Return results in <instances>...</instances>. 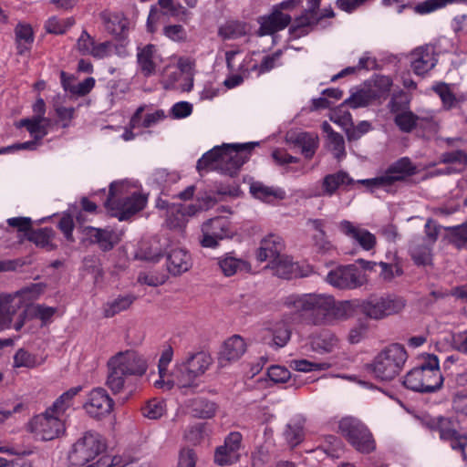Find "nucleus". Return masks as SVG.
Instances as JSON below:
<instances>
[{
    "instance_id": "obj_5",
    "label": "nucleus",
    "mask_w": 467,
    "mask_h": 467,
    "mask_svg": "<svg viewBox=\"0 0 467 467\" xmlns=\"http://www.w3.org/2000/svg\"><path fill=\"white\" fill-rule=\"evenodd\" d=\"M443 381L438 358L428 355L419 367L406 374L403 385L416 392L433 393L441 389Z\"/></svg>"
},
{
    "instance_id": "obj_38",
    "label": "nucleus",
    "mask_w": 467,
    "mask_h": 467,
    "mask_svg": "<svg viewBox=\"0 0 467 467\" xmlns=\"http://www.w3.org/2000/svg\"><path fill=\"white\" fill-rule=\"evenodd\" d=\"M19 125L26 127L35 140H39L47 134L50 120L47 118L33 117L32 119H21Z\"/></svg>"
},
{
    "instance_id": "obj_37",
    "label": "nucleus",
    "mask_w": 467,
    "mask_h": 467,
    "mask_svg": "<svg viewBox=\"0 0 467 467\" xmlns=\"http://www.w3.org/2000/svg\"><path fill=\"white\" fill-rule=\"evenodd\" d=\"M136 297L132 295L119 296L118 297L108 301L103 306V315L105 317H112L122 311L130 308Z\"/></svg>"
},
{
    "instance_id": "obj_28",
    "label": "nucleus",
    "mask_w": 467,
    "mask_h": 467,
    "mask_svg": "<svg viewBox=\"0 0 467 467\" xmlns=\"http://www.w3.org/2000/svg\"><path fill=\"white\" fill-rule=\"evenodd\" d=\"M287 142L301 150V153L311 159L318 146V138L316 134L308 132H289L286 135Z\"/></svg>"
},
{
    "instance_id": "obj_48",
    "label": "nucleus",
    "mask_w": 467,
    "mask_h": 467,
    "mask_svg": "<svg viewBox=\"0 0 467 467\" xmlns=\"http://www.w3.org/2000/svg\"><path fill=\"white\" fill-rule=\"evenodd\" d=\"M53 237V230L51 228L46 227L32 231L28 236V240L35 243L37 246L50 251L55 247L52 244Z\"/></svg>"
},
{
    "instance_id": "obj_27",
    "label": "nucleus",
    "mask_w": 467,
    "mask_h": 467,
    "mask_svg": "<svg viewBox=\"0 0 467 467\" xmlns=\"http://www.w3.org/2000/svg\"><path fill=\"white\" fill-rule=\"evenodd\" d=\"M285 248L283 239L276 234L265 236L260 244L256 258L260 262L269 261L270 264L282 255Z\"/></svg>"
},
{
    "instance_id": "obj_63",
    "label": "nucleus",
    "mask_w": 467,
    "mask_h": 467,
    "mask_svg": "<svg viewBox=\"0 0 467 467\" xmlns=\"http://www.w3.org/2000/svg\"><path fill=\"white\" fill-rule=\"evenodd\" d=\"M194 410L200 418H212L216 411V405L208 400H200L194 404Z\"/></svg>"
},
{
    "instance_id": "obj_12",
    "label": "nucleus",
    "mask_w": 467,
    "mask_h": 467,
    "mask_svg": "<svg viewBox=\"0 0 467 467\" xmlns=\"http://www.w3.org/2000/svg\"><path fill=\"white\" fill-rule=\"evenodd\" d=\"M233 234L231 223L226 217H214L202 223L200 244L202 247L215 248L221 240L231 237Z\"/></svg>"
},
{
    "instance_id": "obj_57",
    "label": "nucleus",
    "mask_w": 467,
    "mask_h": 467,
    "mask_svg": "<svg viewBox=\"0 0 467 467\" xmlns=\"http://www.w3.org/2000/svg\"><path fill=\"white\" fill-rule=\"evenodd\" d=\"M290 367L295 370L301 372H310L314 370L327 369L330 365L327 362H310L306 359H294L290 362Z\"/></svg>"
},
{
    "instance_id": "obj_20",
    "label": "nucleus",
    "mask_w": 467,
    "mask_h": 467,
    "mask_svg": "<svg viewBox=\"0 0 467 467\" xmlns=\"http://www.w3.org/2000/svg\"><path fill=\"white\" fill-rule=\"evenodd\" d=\"M437 429L440 438L448 441L452 450L460 451L463 461L467 462V434L459 432L454 423L447 418L439 419Z\"/></svg>"
},
{
    "instance_id": "obj_15",
    "label": "nucleus",
    "mask_w": 467,
    "mask_h": 467,
    "mask_svg": "<svg viewBox=\"0 0 467 467\" xmlns=\"http://www.w3.org/2000/svg\"><path fill=\"white\" fill-rule=\"evenodd\" d=\"M114 401L102 388L92 389L83 404L86 413L91 418L100 420L108 416L113 410Z\"/></svg>"
},
{
    "instance_id": "obj_7",
    "label": "nucleus",
    "mask_w": 467,
    "mask_h": 467,
    "mask_svg": "<svg viewBox=\"0 0 467 467\" xmlns=\"http://www.w3.org/2000/svg\"><path fill=\"white\" fill-rule=\"evenodd\" d=\"M339 432L358 451L368 453L375 449V441L367 426L354 417L342 418L338 422Z\"/></svg>"
},
{
    "instance_id": "obj_34",
    "label": "nucleus",
    "mask_w": 467,
    "mask_h": 467,
    "mask_svg": "<svg viewBox=\"0 0 467 467\" xmlns=\"http://www.w3.org/2000/svg\"><path fill=\"white\" fill-rule=\"evenodd\" d=\"M270 268L274 271L275 275L285 279H290L300 275L298 265L292 262L289 257L284 254L272 262L270 264Z\"/></svg>"
},
{
    "instance_id": "obj_16",
    "label": "nucleus",
    "mask_w": 467,
    "mask_h": 467,
    "mask_svg": "<svg viewBox=\"0 0 467 467\" xmlns=\"http://www.w3.org/2000/svg\"><path fill=\"white\" fill-rule=\"evenodd\" d=\"M410 64L414 74L424 76L432 70L438 62L437 53L432 45L420 46L409 55Z\"/></svg>"
},
{
    "instance_id": "obj_40",
    "label": "nucleus",
    "mask_w": 467,
    "mask_h": 467,
    "mask_svg": "<svg viewBox=\"0 0 467 467\" xmlns=\"http://www.w3.org/2000/svg\"><path fill=\"white\" fill-rule=\"evenodd\" d=\"M433 90L440 97L442 103V108L445 110H451L464 101V98L462 96L456 97L451 89V87L446 83L437 84L433 87Z\"/></svg>"
},
{
    "instance_id": "obj_51",
    "label": "nucleus",
    "mask_w": 467,
    "mask_h": 467,
    "mask_svg": "<svg viewBox=\"0 0 467 467\" xmlns=\"http://www.w3.org/2000/svg\"><path fill=\"white\" fill-rule=\"evenodd\" d=\"M142 415L150 420H158L166 412V404L162 400L152 399L141 408Z\"/></svg>"
},
{
    "instance_id": "obj_64",
    "label": "nucleus",
    "mask_w": 467,
    "mask_h": 467,
    "mask_svg": "<svg viewBox=\"0 0 467 467\" xmlns=\"http://www.w3.org/2000/svg\"><path fill=\"white\" fill-rule=\"evenodd\" d=\"M55 313L56 308L54 307L43 305H33V306H29L27 315L36 316V317L40 318L43 322H47Z\"/></svg>"
},
{
    "instance_id": "obj_9",
    "label": "nucleus",
    "mask_w": 467,
    "mask_h": 467,
    "mask_svg": "<svg viewBox=\"0 0 467 467\" xmlns=\"http://www.w3.org/2000/svg\"><path fill=\"white\" fill-rule=\"evenodd\" d=\"M43 292L41 284H31L22 288L1 304L0 307V331L11 326V315L16 314V307L26 306L36 300Z\"/></svg>"
},
{
    "instance_id": "obj_61",
    "label": "nucleus",
    "mask_w": 467,
    "mask_h": 467,
    "mask_svg": "<svg viewBox=\"0 0 467 467\" xmlns=\"http://www.w3.org/2000/svg\"><path fill=\"white\" fill-rule=\"evenodd\" d=\"M392 81L389 77L379 76L374 79L373 86L370 87V90L377 95V99L384 98L388 95L390 90Z\"/></svg>"
},
{
    "instance_id": "obj_54",
    "label": "nucleus",
    "mask_w": 467,
    "mask_h": 467,
    "mask_svg": "<svg viewBox=\"0 0 467 467\" xmlns=\"http://www.w3.org/2000/svg\"><path fill=\"white\" fill-rule=\"evenodd\" d=\"M74 24L75 20L73 17L58 19L56 16H52L46 22L45 27L48 33L61 35L66 33Z\"/></svg>"
},
{
    "instance_id": "obj_46",
    "label": "nucleus",
    "mask_w": 467,
    "mask_h": 467,
    "mask_svg": "<svg viewBox=\"0 0 467 467\" xmlns=\"http://www.w3.org/2000/svg\"><path fill=\"white\" fill-rule=\"evenodd\" d=\"M419 121L420 117L415 115L409 109L402 112H398L394 117L395 124L398 126L400 130L405 133L411 132L416 128Z\"/></svg>"
},
{
    "instance_id": "obj_33",
    "label": "nucleus",
    "mask_w": 467,
    "mask_h": 467,
    "mask_svg": "<svg viewBox=\"0 0 467 467\" xmlns=\"http://www.w3.org/2000/svg\"><path fill=\"white\" fill-rule=\"evenodd\" d=\"M250 192L254 198L268 203L283 200L285 197V192L281 188L270 187L260 182L251 184Z\"/></svg>"
},
{
    "instance_id": "obj_30",
    "label": "nucleus",
    "mask_w": 467,
    "mask_h": 467,
    "mask_svg": "<svg viewBox=\"0 0 467 467\" xmlns=\"http://www.w3.org/2000/svg\"><path fill=\"white\" fill-rule=\"evenodd\" d=\"M432 249L433 245L417 239L410 242L409 254L417 266H430L433 261Z\"/></svg>"
},
{
    "instance_id": "obj_23",
    "label": "nucleus",
    "mask_w": 467,
    "mask_h": 467,
    "mask_svg": "<svg viewBox=\"0 0 467 467\" xmlns=\"http://www.w3.org/2000/svg\"><path fill=\"white\" fill-rule=\"evenodd\" d=\"M246 351V344L243 337L234 335L226 339L219 353V364L221 367L238 360Z\"/></svg>"
},
{
    "instance_id": "obj_31",
    "label": "nucleus",
    "mask_w": 467,
    "mask_h": 467,
    "mask_svg": "<svg viewBox=\"0 0 467 467\" xmlns=\"http://www.w3.org/2000/svg\"><path fill=\"white\" fill-rule=\"evenodd\" d=\"M355 181L345 171H340L327 174L322 181V192L320 196H332L340 186L354 184Z\"/></svg>"
},
{
    "instance_id": "obj_26",
    "label": "nucleus",
    "mask_w": 467,
    "mask_h": 467,
    "mask_svg": "<svg viewBox=\"0 0 467 467\" xmlns=\"http://www.w3.org/2000/svg\"><path fill=\"white\" fill-rule=\"evenodd\" d=\"M167 269L173 275L187 272L192 267V257L181 247H171L167 252Z\"/></svg>"
},
{
    "instance_id": "obj_1",
    "label": "nucleus",
    "mask_w": 467,
    "mask_h": 467,
    "mask_svg": "<svg viewBox=\"0 0 467 467\" xmlns=\"http://www.w3.org/2000/svg\"><path fill=\"white\" fill-rule=\"evenodd\" d=\"M257 142L244 144H223L215 146L197 161V170L219 171L234 176L249 159L250 151Z\"/></svg>"
},
{
    "instance_id": "obj_43",
    "label": "nucleus",
    "mask_w": 467,
    "mask_h": 467,
    "mask_svg": "<svg viewBox=\"0 0 467 467\" xmlns=\"http://www.w3.org/2000/svg\"><path fill=\"white\" fill-rule=\"evenodd\" d=\"M15 33L18 53L23 54L30 48L34 41L33 30L29 25L18 24Z\"/></svg>"
},
{
    "instance_id": "obj_19",
    "label": "nucleus",
    "mask_w": 467,
    "mask_h": 467,
    "mask_svg": "<svg viewBox=\"0 0 467 467\" xmlns=\"http://www.w3.org/2000/svg\"><path fill=\"white\" fill-rule=\"evenodd\" d=\"M242 443V435L240 432L234 431L229 433L224 439L223 445L216 448L214 452V462L220 466L231 465L237 462L240 459V448Z\"/></svg>"
},
{
    "instance_id": "obj_21",
    "label": "nucleus",
    "mask_w": 467,
    "mask_h": 467,
    "mask_svg": "<svg viewBox=\"0 0 467 467\" xmlns=\"http://www.w3.org/2000/svg\"><path fill=\"white\" fill-rule=\"evenodd\" d=\"M162 63V57L156 46L147 44L137 48V64L140 72L144 77L156 75L158 67Z\"/></svg>"
},
{
    "instance_id": "obj_55",
    "label": "nucleus",
    "mask_w": 467,
    "mask_h": 467,
    "mask_svg": "<svg viewBox=\"0 0 467 467\" xmlns=\"http://www.w3.org/2000/svg\"><path fill=\"white\" fill-rule=\"evenodd\" d=\"M327 147L334 157L341 160L346 156L345 140L341 134L336 133L327 137Z\"/></svg>"
},
{
    "instance_id": "obj_53",
    "label": "nucleus",
    "mask_w": 467,
    "mask_h": 467,
    "mask_svg": "<svg viewBox=\"0 0 467 467\" xmlns=\"http://www.w3.org/2000/svg\"><path fill=\"white\" fill-rule=\"evenodd\" d=\"M281 54V51H276L272 55L265 56L263 58L260 65L256 63L251 65L250 63L249 67L251 71H257L258 75L269 72L270 70L280 65Z\"/></svg>"
},
{
    "instance_id": "obj_47",
    "label": "nucleus",
    "mask_w": 467,
    "mask_h": 467,
    "mask_svg": "<svg viewBox=\"0 0 467 467\" xmlns=\"http://www.w3.org/2000/svg\"><path fill=\"white\" fill-rule=\"evenodd\" d=\"M219 36L224 39H236L246 34V26L238 21H230L220 26Z\"/></svg>"
},
{
    "instance_id": "obj_24",
    "label": "nucleus",
    "mask_w": 467,
    "mask_h": 467,
    "mask_svg": "<svg viewBox=\"0 0 467 467\" xmlns=\"http://www.w3.org/2000/svg\"><path fill=\"white\" fill-rule=\"evenodd\" d=\"M291 16L273 7L271 14L260 18V36L273 35L285 29L291 22Z\"/></svg>"
},
{
    "instance_id": "obj_10",
    "label": "nucleus",
    "mask_w": 467,
    "mask_h": 467,
    "mask_svg": "<svg viewBox=\"0 0 467 467\" xmlns=\"http://www.w3.org/2000/svg\"><path fill=\"white\" fill-rule=\"evenodd\" d=\"M213 362L212 357L205 352L191 354L186 361L178 365L174 377L179 387L191 386L196 378L202 376Z\"/></svg>"
},
{
    "instance_id": "obj_49",
    "label": "nucleus",
    "mask_w": 467,
    "mask_h": 467,
    "mask_svg": "<svg viewBox=\"0 0 467 467\" xmlns=\"http://www.w3.org/2000/svg\"><path fill=\"white\" fill-rule=\"evenodd\" d=\"M317 13L306 10L301 16L296 19V26L291 28V32L296 36H300L307 33V27L317 25Z\"/></svg>"
},
{
    "instance_id": "obj_39",
    "label": "nucleus",
    "mask_w": 467,
    "mask_h": 467,
    "mask_svg": "<svg viewBox=\"0 0 467 467\" xmlns=\"http://www.w3.org/2000/svg\"><path fill=\"white\" fill-rule=\"evenodd\" d=\"M82 390L81 386H77L69 389L62 393L53 403L52 407L47 409L52 410L54 414L59 418L73 405L74 398Z\"/></svg>"
},
{
    "instance_id": "obj_35",
    "label": "nucleus",
    "mask_w": 467,
    "mask_h": 467,
    "mask_svg": "<svg viewBox=\"0 0 467 467\" xmlns=\"http://www.w3.org/2000/svg\"><path fill=\"white\" fill-rule=\"evenodd\" d=\"M145 107H139L133 116L130 119V126L131 129L136 128H150L157 124L158 122L163 120L166 118V115L162 109H158L152 113H148L144 119L141 120V114L144 111Z\"/></svg>"
},
{
    "instance_id": "obj_8",
    "label": "nucleus",
    "mask_w": 467,
    "mask_h": 467,
    "mask_svg": "<svg viewBox=\"0 0 467 467\" xmlns=\"http://www.w3.org/2000/svg\"><path fill=\"white\" fill-rule=\"evenodd\" d=\"M406 306V301L395 295L371 296L360 305L362 313L375 320L400 313Z\"/></svg>"
},
{
    "instance_id": "obj_58",
    "label": "nucleus",
    "mask_w": 467,
    "mask_h": 467,
    "mask_svg": "<svg viewBox=\"0 0 467 467\" xmlns=\"http://www.w3.org/2000/svg\"><path fill=\"white\" fill-rule=\"evenodd\" d=\"M291 331L286 323L281 321L275 324L273 330V341L275 346L284 347L290 339Z\"/></svg>"
},
{
    "instance_id": "obj_44",
    "label": "nucleus",
    "mask_w": 467,
    "mask_h": 467,
    "mask_svg": "<svg viewBox=\"0 0 467 467\" xmlns=\"http://www.w3.org/2000/svg\"><path fill=\"white\" fill-rule=\"evenodd\" d=\"M377 95L370 88L359 89L351 94V96L344 101V105H348L352 109L362 108L369 105L373 100L377 99Z\"/></svg>"
},
{
    "instance_id": "obj_50",
    "label": "nucleus",
    "mask_w": 467,
    "mask_h": 467,
    "mask_svg": "<svg viewBox=\"0 0 467 467\" xmlns=\"http://www.w3.org/2000/svg\"><path fill=\"white\" fill-rule=\"evenodd\" d=\"M451 4H467V0H425L415 6L418 14H429Z\"/></svg>"
},
{
    "instance_id": "obj_4",
    "label": "nucleus",
    "mask_w": 467,
    "mask_h": 467,
    "mask_svg": "<svg viewBox=\"0 0 467 467\" xmlns=\"http://www.w3.org/2000/svg\"><path fill=\"white\" fill-rule=\"evenodd\" d=\"M146 203L147 197L144 194L137 190L130 192L128 185L121 182L110 184L105 206L112 216L124 221L141 211Z\"/></svg>"
},
{
    "instance_id": "obj_52",
    "label": "nucleus",
    "mask_w": 467,
    "mask_h": 467,
    "mask_svg": "<svg viewBox=\"0 0 467 467\" xmlns=\"http://www.w3.org/2000/svg\"><path fill=\"white\" fill-rule=\"evenodd\" d=\"M109 367V375L107 378V386L111 391L115 394L119 393L123 390L126 379L129 377L128 375L120 372L119 369H116L114 367Z\"/></svg>"
},
{
    "instance_id": "obj_25",
    "label": "nucleus",
    "mask_w": 467,
    "mask_h": 467,
    "mask_svg": "<svg viewBox=\"0 0 467 467\" xmlns=\"http://www.w3.org/2000/svg\"><path fill=\"white\" fill-rule=\"evenodd\" d=\"M85 234L103 251L111 250L120 240L119 234L110 228L88 226L85 228Z\"/></svg>"
},
{
    "instance_id": "obj_60",
    "label": "nucleus",
    "mask_w": 467,
    "mask_h": 467,
    "mask_svg": "<svg viewBox=\"0 0 467 467\" xmlns=\"http://www.w3.org/2000/svg\"><path fill=\"white\" fill-rule=\"evenodd\" d=\"M163 35L174 42H185L187 32L182 25H168L162 29Z\"/></svg>"
},
{
    "instance_id": "obj_14",
    "label": "nucleus",
    "mask_w": 467,
    "mask_h": 467,
    "mask_svg": "<svg viewBox=\"0 0 467 467\" xmlns=\"http://www.w3.org/2000/svg\"><path fill=\"white\" fill-rule=\"evenodd\" d=\"M326 280L329 285L338 289H355L365 283L361 271L352 265L338 266L331 270Z\"/></svg>"
},
{
    "instance_id": "obj_32",
    "label": "nucleus",
    "mask_w": 467,
    "mask_h": 467,
    "mask_svg": "<svg viewBox=\"0 0 467 467\" xmlns=\"http://www.w3.org/2000/svg\"><path fill=\"white\" fill-rule=\"evenodd\" d=\"M330 306L327 314V325H330L337 320H345L354 314V304L351 301L337 302L332 296H328Z\"/></svg>"
},
{
    "instance_id": "obj_42",
    "label": "nucleus",
    "mask_w": 467,
    "mask_h": 467,
    "mask_svg": "<svg viewBox=\"0 0 467 467\" xmlns=\"http://www.w3.org/2000/svg\"><path fill=\"white\" fill-rule=\"evenodd\" d=\"M284 436L291 447L298 445L304 438V420L297 419L290 421L285 427Z\"/></svg>"
},
{
    "instance_id": "obj_45",
    "label": "nucleus",
    "mask_w": 467,
    "mask_h": 467,
    "mask_svg": "<svg viewBox=\"0 0 467 467\" xmlns=\"http://www.w3.org/2000/svg\"><path fill=\"white\" fill-rule=\"evenodd\" d=\"M218 265L225 276H232L247 266L244 260L230 254L218 258Z\"/></svg>"
},
{
    "instance_id": "obj_3",
    "label": "nucleus",
    "mask_w": 467,
    "mask_h": 467,
    "mask_svg": "<svg viewBox=\"0 0 467 467\" xmlns=\"http://www.w3.org/2000/svg\"><path fill=\"white\" fill-rule=\"evenodd\" d=\"M327 294L291 295L285 305L295 311L301 320L312 326H326L327 314L330 306Z\"/></svg>"
},
{
    "instance_id": "obj_41",
    "label": "nucleus",
    "mask_w": 467,
    "mask_h": 467,
    "mask_svg": "<svg viewBox=\"0 0 467 467\" xmlns=\"http://www.w3.org/2000/svg\"><path fill=\"white\" fill-rule=\"evenodd\" d=\"M445 230L448 232L447 238L449 243L454 247L457 249L467 247V222L459 225L446 227Z\"/></svg>"
},
{
    "instance_id": "obj_36",
    "label": "nucleus",
    "mask_w": 467,
    "mask_h": 467,
    "mask_svg": "<svg viewBox=\"0 0 467 467\" xmlns=\"http://www.w3.org/2000/svg\"><path fill=\"white\" fill-rule=\"evenodd\" d=\"M338 345L337 337L328 331H325L311 340V348L319 354L333 352Z\"/></svg>"
},
{
    "instance_id": "obj_13",
    "label": "nucleus",
    "mask_w": 467,
    "mask_h": 467,
    "mask_svg": "<svg viewBox=\"0 0 467 467\" xmlns=\"http://www.w3.org/2000/svg\"><path fill=\"white\" fill-rule=\"evenodd\" d=\"M108 366L114 367L128 376H141L147 370V362L134 350L120 351L111 357Z\"/></svg>"
},
{
    "instance_id": "obj_2",
    "label": "nucleus",
    "mask_w": 467,
    "mask_h": 467,
    "mask_svg": "<svg viewBox=\"0 0 467 467\" xmlns=\"http://www.w3.org/2000/svg\"><path fill=\"white\" fill-rule=\"evenodd\" d=\"M408 357V352L403 345L389 344L379 350L369 363L365 365V369L373 379L381 382H389L404 369Z\"/></svg>"
},
{
    "instance_id": "obj_22",
    "label": "nucleus",
    "mask_w": 467,
    "mask_h": 467,
    "mask_svg": "<svg viewBox=\"0 0 467 467\" xmlns=\"http://www.w3.org/2000/svg\"><path fill=\"white\" fill-rule=\"evenodd\" d=\"M417 173L418 169L410 159L402 157L391 163L382 176L387 187L397 182L405 181L407 178Z\"/></svg>"
},
{
    "instance_id": "obj_6",
    "label": "nucleus",
    "mask_w": 467,
    "mask_h": 467,
    "mask_svg": "<svg viewBox=\"0 0 467 467\" xmlns=\"http://www.w3.org/2000/svg\"><path fill=\"white\" fill-rule=\"evenodd\" d=\"M106 449V441L100 434L87 431L72 445L67 457L72 465L83 466L95 460Z\"/></svg>"
},
{
    "instance_id": "obj_29",
    "label": "nucleus",
    "mask_w": 467,
    "mask_h": 467,
    "mask_svg": "<svg viewBox=\"0 0 467 467\" xmlns=\"http://www.w3.org/2000/svg\"><path fill=\"white\" fill-rule=\"evenodd\" d=\"M105 29L115 36H121L128 29V19L121 12L104 10L99 14Z\"/></svg>"
},
{
    "instance_id": "obj_59",
    "label": "nucleus",
    "mask_w": 467,
    "mask_h": 467,
    "mask_svg": "<svg viewBox=\"0 0 467 467\" xmlns=\"http://www.w3.org/2000/svg\"><path fill=\"white\" fill-rule=\"evenodd\" d=\"M29 306H33V304H26V306H20V307H16V314L11 315V323L14 322V328L16 331H19L27 320L36 317V316L27 315Z\"/></svg>"
},
{
    "instance_id": "obj_56",
    "label": "nucleus",
    "mask_w": 467,
    "mask_h": 467,
    "mask_svg": "<svg viewBox=\"0 0 467 467\" xmlns=\"http://www.w3.org/2000/svg\"><path fill=\"white\" fill-rule=\"evenodd\" d=\"M187 219L177 204L168 207L166 223L170 228L181 229L185 226Z\"/></svg>"
},
{
    "instance_id": "obj_62",
    "label": "nucleus",
    "mask_w": 467,
    "mask_h": 467,
    "mask_svg": "<svg viewBox=\"0 0 467 467\" xmlns=\"http://www.w3.org/2000/svg\"><path fill=\"white\" fill-rule=\"evenodd\" d=\"M94 43V38L86 30H83L77 41L76 48L81 55L90 56Z\"/></svg>"
},
{
    "instance_id": "obj_18",
    "label": "nucleus",
    "mask_w": 467,
    "mask_h": 467,
    "mask_svg": "<svg viewBox=\"0 0 467 467\" xmlns=\"http://www.w3.org/2000/svg\"><path fill=\"white\" fill-rule=\"evenodd\" d=\"M338 229L341 234L349 238L364 251H371L377 244L375 234L361 227L359 224H356L348 220L339 222Z\"/></svg>"
},
{
    "instance_id": "obj_17",
    "label": "nucleus",
    "mask_w": 467,
    "mask_h": 467,
    "mask_svg": "<svg viewBox=\"0 0 467 467\" xmlns=\"http://www.w3.org/2000/svg\"><path fill=\"white\" fill-rule=\"evenodd\" d=\"M238 50H231L225 53L226 65L232 74L223 81L227 88H234L243 83L244 79L250 74L249 64L252 62L250 57H246L241 62L236 63Z\"/></svg>"
},
{
    "instance_id": "obj_11",
    "label": "nucleus",
    "mask_w": 467,
    "mask_h": 467,
    "mask_svg": "<svg viewBox=\"0 0 467 467\" xmlns=\"http://www.w3.org/2000/svg\"><path fill=\"white\" fill-rule=\"evenodd\" d=\"M32 433L42 441H52L59 437L65 431L63 420L47 410L45 413L32 419L29 424Z\"/></svg>"
}]
</instances>
